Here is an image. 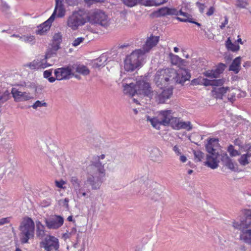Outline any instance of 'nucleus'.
I'll list each match as a JSON object with an SVG mask.
<instances>
[{"instance_id": "473e14b6", "label": "nucleus", "mask_w": 251, "mask_h": 251, "mask_svg": "<svg viewBox=\"0 0 251 251\" xmlns=\"http://www.w3.org/2000/svg\"><path fill=\"white\" fill-rule=\"evenodd\" d=\"M36 235L38 237H43L45 235V227L39 222L36 224Z\"/></svg>"}, {"instance_id": "0eeeda50", "label": "nucleus", "mask_w": 251, "mask_h": 251, "mask_svg": "<svg viewBox=\"0 0 251 251\" xmlns=\"http://www.w3.org/2000/svg\"><path fill=\"white\" fill-rule=\"evenodd\" d=\"M88 22L94 25L107 27L109 25L108 16L102 10L99 9L90 12L87 16Z\"/></svg>"}, {"instance_id": "6e6552de", "label": "nucleus", "mask_w": 251, "mask_h": 251, "mask_svg": "<svg viewBox=\"0 0 251 251\" xmlns=\"http://www.w3.org/2000/svg\"><path fill=\"white\" fill-rule=\"evenodd\" d=\"M147 77L139 78L136 82V89L137 95L151 99L153 96V91L149 82L147 81Z\"/></svg>"}, {"instance_id": "13d9d810", "label": "nucleus", "mask_w": 251, "mask_h": 251, "mask_svg": "<svg viewBox=\"0 0 251 251\" xmlns=\"http://www.w3.org/2000/svg\"><path fill=\"white\" fill-rule=\"evenodd\" d=\"M55 183L56 187L59 188H63V186L65 183V182L63 180H60L59 181L55 180Z\"/></svg>"}, {"instance_id": "412c9836", "label": "nucleus", "mask_w": 251, "mask_h": 251, "mask_svg": "<svg viewBox=\"0 0 251 251\" xmlns=\"http://www.w3.org/2000/svg\"><path fill=\"white\" fill-rule=\"evenodd\" d=\"M221 160L223 165L227 167L232 171H235L234 164L232 159L227 155V153H225L222 155Z\"/></svg>"}, {"instance_id": "6ab92c4d", "label": "nucleus", "mask_w": 251, "mask_h": 251, "mask_svg": "<svg viewBox=\"0 0 251 251\" xmlns=\"http://www.w3.org/2000/svg\"><path fill=\"white\" fill-rule=\"evenodd\" d=\"M173 95V88H168L163 90L162 92L157 95V100L159 103H164L166 100L170 99Z\"/></svg>"}, {"instance_id": "49530a36", "label": "nucleus", "mask_w": 251, "mask_h": 251, "mask_svg": "<svg viewBox=\"0 0 251 251\" xmlns=\"http://www.w3.org/2000/svg\"><path fill=\"white\" fill-rule=\"evenodd\" d=\"M54 10H56V12L58 11L57 16L59 18L63 17L65 15L66 12L64 7L55 8Z\"/></svg>"}, {"instance_id": "8fccbe9b", "label": "nucleus", "mask_w": 251, "mask_h": 251, "mask_svg": "<svg viewBox=\"0 0 251 251\" xmlns=\"http://www.w3.org/2000/svg\"><path fill=\"white\" fill-rule=\"evenodd\" d=\"M84 38L83 37H78L76 39H75L73 42L72 45L74 47H76L78 46L80 43L83 42L84 41Z\"/></svg>"}, {"instance_id": "ddd939ff", "label": "nucleus", "mask_w": 251, "mask_h": 251, "mask_svg": "<svg viewBox=\"0 0 251 251\" xmlns=\"http://www.w3.org/2000/svg\"><path fill=\"white\" fill-rule=\"evenodd\" d=\"M45 223L49 229H56L60 227L64 223V218L59 215H55L49 219H46Z\"/></svg>"}, {"instance_id": "c756f323", "label": "nucleus", "mask_w": 251, "mask_h": 251, "mask_svg": "<svg viewBox=\"0 0 251 251\" xmlns=\"http://www.w3.org/2000/svg\"><path fill=\"white\" fill-rule=\"evenodd\" d=\"M226 67V65L223 63H220L218 64L216 68L214 69L216 78L219 77V75L224 72Z\"/></svg>"}, {"instance_id": "cd10ccee", "label": "nucleus", "mask_w": 251, "mask_h": 251, "mask_svg": "<svg viewBox=\"0 0 251 251\" xmlns=\"http://www.w3.org/2000/svg\"><path fill=\"white\" fill-rule=\"evenodd\" d=\"M170 57L172 63L174 65H183L186 62L185 60L181 59L178 55L174 54L172 53H170Z\"/></svg>"}, {"instance_id": "9b49d317", "label": "nucleus", "mask_w": 251, "mask_h": 251, "mask_svg": "<svg viewBox=\"0 0 251 251\" xmlns=\"http://www.w3.org/2000/svg\"><path fill=\"white\" fill-rule=\"evenodd\" d=\"M41 244H43L46 251H52L53 250L57 251L59 248L58 239L53 236L46 237Z\"/></svg>"}, {"instance_id": "a211bd4d", "label": "nucleus", "mask_w": 251, "mask_h": 251, "mask_svg": "<svg viewBox=\"0 0 251 251\" xmlns=\"http://www.w3.org/2000/svg\"><path fill=\"white\" fill-rule=\"evenodd\" d=\"M229 87H221L212 88L211 93L213 96L216 99L223 100V97L227 91L229 90Z\"/></svg>"}, {"instance_id": "5fc2aeb1", "label": "nucleus", "mask_w": 251, "mask_h": 251, "mask_svg": "<svg viewBox=\"0 0 251 251\" xmlns=\"http://www.w3.org/2000/svg\"><path fill=\"white\" fill-rule=\"evenodd\" d=\"M31 85L33 86V88H35V92L36 93H39L41 94L42 93V91L44 88L43 86L42 85H39L37 86H36L35 84H31Z\"/></svg>"}, {"instance_id": "c85d7f7f", "label": "nucleus", "mask_w": 251, "mask_h": 251, "mask_svg": "<svg viewBox=\"0 0 251 251\" xmlns=\"http://www.w3.org/2000/svg\"><path fill=\"white\" fill-rule=\"evenodd\" d=\"M12 95V97L14 99V100L16 102L21 101V98L22 92L19 91L18 89L15 88H12L10 94Z\"/></svg>"}, {"instance_id": "1a4fd4ad", "label": "nucleus", "mask_w": 251, "mask_h": 251, "mask_svg": "<svg viewBox=\"0 0 251 251\" xmlns=\"http://www.w3.org/2000/svg\"><path fill=\"white\" fill-rule=\"evenodd\" d=\"M73 71L72 65H70L55 69L54 73L57 80H67L71 78L72 75H74Z\"/></svg>"}, {"instance_id": "7ed1b4c3", "label": "nucleus", "mask_w": 251, "mask_h": 251, "mask_svg": "<svg viewBox=\"0 0 251 251\" xmlns=\"http://www.w3.org/2000/svg\"><path fill=\"white\" fill-rule=\"evenodd\" d=\"M233 226L241 230L240 239L245 243L251 245V228L247 229L251 225V209L246 210L239 221H234Z\"/></svg>"}, {"instance_id": "37998d69", "label": "nucleus", "mask_w": 251, "mask_h": 251, "mask_svg": "<svg viewBox=\"0 0 251 251\" xmlns=\"http://www.w3.org/2000/svg\"><path fill=\"white\" fill-rule=\"evenodd\" d=\"M203 75L206 77L210 78H216V75H215L214 70H208L203 73Z\"/></svg>"}, {"instance_id": "aec40b11", "label": "nucleus", "mask_w": 251, "mask_h": 251, "mask_svg": "<svg viewBox=\"0 0 251 251\" xmlns=\"http://www.w3.org/2000/svg\"><path fill=\"white\" fill-rule=\"evenodd\" d=\"M242 57L238 56L232 61L229 67L228 70L233 71L235 74H238L241 70Z\"/></svg>"}, {"instance_id": "a19ab883", "label": "nucleus", "mask_w": 251, "mask_h": 251, "mask_svg": "<svg viewBox=\"0 0 251 251\" xmlns=\"http://www.w3.org/2000/svg\"><path fill=\"white\" fill-rule=\"evenodd\" d=\"M62 41V36L60 32L55 33L53 37V42L61 44Z\"/></svg>"}, {"instance_id": "f257e3e1", "label": "nucleus", "mask_w": 251, "mask_h": 251, "mask_svg": "<svg viewBox=\"0 0 251 251\" xmlns=\"http://www.w3.org/2000/svg\"><path fill=\"white\" fill-rule=\"evenodd\" d=\"M191 76L190 71L183 68L176 70L173 69H160L158 70L154 78V82L156 86L162 88L168 85L169 81L183 85Z\"/></svg>"}, {"instance_id": "ea45409f", "label": "nucleus", "mask_w": 251, "mask_h": 251, "mask_svg": "<svg viewBox=\"0 0 251 251\" xmlns=\"http://www.w3.org/2000/svg\"><path fill=\"white\" fill-rule=\"evenodd\" d=\"M48 105L47 103L40 100H37L35 103L31 106L33 109H37L39 107H47Z\"/></svg>"}, {"instance_id": "4d7b16f0", "label": "nucleus", "mask_w": 251, "mask_h": 251, "mask_svg": "<svg viewBox=\"0 0 251 251\" xmlns=\"http://www.w3.org/2000/svg\"><path fill=\"white\" fill-rule=\"evenodd\" d=\"M60 44L59 43H56L53 42L51 45V49L54 50V51L57 52V51L60 48Z\"/></svg>"}, {"instance_id": "2eb2a0df", "label": "nucleus", "mask_w": 251, "mask_h": 251, "mask_svg": "<svg viewBox=\"0 0 251 251\" xmlns=\"http://www.w3.org/2000/svg\"><path fill=\"white\" fill-rule=\"evenodd\" d=\"M207 143L205 147L206 151L212 155L214 153H218L216 152V148L219 146V139L217 138H208L207 139Z\"/></svg>"}, {"instance_id": "7c9ffc66", "label": "nucleus", "mask_w": 251, "mask_h": 251, "mask_svg": "<svg viewBox=\"0 0 251 251\" xmlns=\"http://www.w3.org/2000/svg\"><path fill=\"white\" fill-rule=\"evenodd\" d=\"M206 80H207V78L200 76L197 78L193 79L191 82V85L193 86L197 85H202L205 86H207V84H205Z\"/></svg>"}, {"instance_id": "de8ad7c7", "label": "nucleus", "mask_w": 251, "mask_h": 251, "mask_svg": "<svg viewBox=\"0 0 251 251\" xmlns=\"http://www.w3.org/2000/svg\"><path fill=\"white\" fill-rule=\"evenodd\" d=\"M75 190L78 196L79 195H82L83 197H85L86 196V193L84 189L81 187V186H80V187L78 188H76Z\"/></svg>"}, {"instance_id": "f03ea898", "label": "nucleus", "mask_w": 251, "mask_h": 251, "mask_svg": "<svg viewBox=\"0 0 251 251\" xmlns=\"http://www.w3.org/2000/svg\"><path fill=\"white\" fill-rule=\"evenodd\" d=\"M87 174L84 185L91 187L92 190H98L103 182V177L105 175L104 166L100 163L94 165H89L87 168Z\"/></svg>"}, {"instance_id": "f8f14e48", "label": "nucleus", "mask_w": 251, "mask_h": 251, "mask_svg": "<svg viewBox=\"0 0 251 251\" xmlns=\"http://www.w3.org/2000/svg\"><path fill=\"white\" fill-rule=\"evenodd\" d=\"M86 20L81 16L77 15H72L68 19L67 25L73 30H76L80 25H84Z\"/></svg>"}, {"instance_id": "bb28decb", "label": "nucleus", "mask_w": 251, "mask_h": 251, "mask_svg": "<svg viewBox=\"0 0 251 251\" xmlns=\"http://www.w3.org/2000/svg\"><path fill=\"white\" fill-rule=\"evenodd\" d=\"M177 14L176 16L181 15V16H183V17H185L184 18H180L178 17H176V19L177 20H178L179 21L181 22L186 23L183 20H187V19H189L190 20H192V18H193L192 16L190 14H189L187 12H183L181 10V9H180L179 10H177Z\"/></svg>"}, {"instance_id": "774afa93", "label": "nucleus", "mask_w": 251, "mask_h": 251, "mask_svg": "<svg viewBox=\"0 0 251 251\" xmlns=\"http://www.w3.org/2000/svg\"><path fill=\"white\" fill-rule=\"evenodd\" d=\"M1 7L2 10H6L9 8V5L5 2L1 0Z\"/></svg>"}, {"instance_id": "393cba45", "label": "nucleus", "mask_w": 251, "mask_h": 251, "mask_svg": "<svg viewBox=\"0 0 251 251\" xmlns=\"http://www.w3.org/2000/svg\"><path fill=\"white\" fill-rule=\"evenodd\" d=\"M124 92L125 94H128L132 96L137 94V91L136 89V84L133 83L126 84L124 86Z\"/></svg>"}, {"instance_id": "a18cd8bd", "label": "nucleus", "mask_w": 251, "mask_h": 251, "mask_svg": "<svg viewBox=\"0 0 251 251\" xmlns=\"http://www.w3.org/2000/svg\"><path fill=\"white\" fill-rule=\"evenodd\" d=\"M25 66L28 67L31 69H35L40 67V65L39 64V63L37 62V61L34 60L32 62L26 64L25 65Z\"/></svg>"}, {"instance_id": "9d476101", "label": "nucleus", "mask_w": 251, "mask_h": 251, "mask_svg": "<svg viewBox=\"0 0 251 251\" xmlns=\"http://www.w3.org/2000/svg\"><path fill=\"white\" fill-rule=\"evenodd\" d=\"M56 15V10H54L53 13L47 21L37 26L38 29L36 30V33L40 35L46 34L50 30Z\"/></svg>"}, {"instance_id": "4be33fe9", "label": "nucleus", "mask_w": 251, "mask_h": 251, "mask_svg": "<svg viewBox=\"0 0 251 251\" xmlns=\"http://www.w3.org/2000/svg\"><path fill=\"white\" fill-rule=\"evenodd\" d=\"M72 68L73 70H75L76 72L83 75H87L90 72L89 69L83 65L74 64L72 65Z\"/></svg>"}, {"instance_id": "0e129e2a", "label": "nucleus", "mask_w": 251, "mask_h": 251, "mask_svg": "<svg viewBox=\"0 0 251 251\" xmlns=\"http://www.w3.org/2000/svg\"><path fill=\"white\" fill-rule=\"evenodd\" d=\"M84 2L88 5H91L97 2H100V0H84Z\"/></svg>"}, {"instance_id": "3c124183", "label": "nucleus", "mask_w": 251, "mask_h": 251, "mask_svg": "<svg viewBox=\"0 0 251 251\" xmlns=\"http://www.w3.org/2000/svg\"><path fill=\"white\" fill-rule=\"evenodd\" d=\"M142 3L146 6L155 5V0H143Z\"/></svg>"}, {"instance_id": "423d86ee", "label": "nucleus", "mask_w": 251, "mask_h": 251, "mask_svg": "<svg viewBox=\"0 0 251 251\" xmlns=\"http://www.w3.org/2000/svg\"><path fill=\"white\" fill-rule=\"evenodd\" d=\"M172 115V110H165L160 111L156 117L151 118L149 116H147V118L153 127L159 129L161 125L165 126H169V121Z\"/></svg>"}, {"instance_id": "09e8293b", "label": "nucleus", "mask_w": 251, "mask_h": 251, "mask_svg": "<svg viewBox=\"0 0 251 251\" xmlns=\"http://www.w3.org/2000/svg\"><path fill=\"white\" fill-rule=\"evenodd\" d=\"M33 97L29 95V94L26 92H22L21 101L24 100H27L32 99Z\"/></svg>"}, {"instance_id": "bf43d9fd", "label": "nucleus", "mask_w": 251, "mask_h": 251, "mask_svg": "<svg viewBox=\"0 0 251 251\" xmlns=\"http://www.w3.org/2000/svg\"><path fill=\"white\" fill-rule=\"evenodd\" d=\"M52 74V70H46L44 72L43 75L45 78H48Z\"/></svg>"}, {"instance_id": "c9c22d12", "label": "nucleus", "mask_w": 251, "mask_h": 251, "mask_svg": "<svg viewBox=\"0 0 251 251\" xmlns=\"http://www.w3.org/2000/svg\"><path fill=\"white\" fill-rule=\"evenodd\" d=\"M70 181L75 189L78 188L80 187V186H81L80 184V181L76 176H72L71 178Z\"/></svg>"}, {"instance_id": "b1692460", "label": "nucleus", "mask_w": 251, "mask_h": 251, "mask_svg": "<svg viewBox=\"0 0 251 251\" xmlns=\"http://www.w3.org/2000/svg\"><path fill=\"white\" fill-rule=\"evenodd\" d=\"M108 59L106 54L103 53L99 58L94 61V66L96 68L104 66Z\"/></svg>"}, {"instance_id": "6e6d98bb", "label": "nucleus", "mask_w": 251, "mask_h": 251, "mask_svg": "<svg viewBox=\"0 0 251 251\" xmlns=\"http://www.w3.org/2000/svg\"><path fill=\"white\" fill-rule=\"evenodd\" d=\"M25 41L30 43L31 44H33L35 42V38L34 36H26L25 38Z\"/></svg>"}, {"instance_id": "58836bf2", "label": "nucleus", "mask_w": 251, "mask_h": 251, "mask_svg": "<svg viewBox=\"0 0 251 251\" xmlns=\"http://www.w3.org/2000/svg\"><path fill=\"white\" fill-rule=\"evenodd\" d=\"M56 55V52L54 51V50L51 48H50L47 50L44 59H48L49 58H51L52 56H54Z\"/></svg>"}, {"instance_id": "e433bc0d", "label": "nucleus", "mask_w": 251, "mask_h": 251, "mask_svg": "<svg viewBox=\"0 0 251 251\" xmlns=\"http://www.w3.org/2000/svg\"><path fill=\"white\" fill-rule=\"evenodd\" d=\"M249 154H243L241 155V157L238 159V161L240 164L242 166H246L249 163L248 155Z\"/></svg>"}, {"instance_id": "dca6fc26", "label": "nucleus", "mask_w": 251, "mask_h": 251, "mask_svg": "<svg viewBox=\"0 0 251 251\" xmlns=\"http://www.w3.org/2000/svg\"><path fill=\"white\" fill-rule=\"evenodd\" d=\"M159 37L152 35L147 39L145 44L141 48L145 53L148 52L152 48L155 46L159 41Z\"/></svg>"}, {"instance_id": "c03bdc74", "label": "nucleus", "mask_w": 251, "mask_h": 251, "mask_svg": "<svg viewBox=\"0 0 251 251\" xmlns=\"http://www.w3.org/2000/svg\"><path fill=\"white\" fill-rule=\"evenodd\" d=\"M105 158V155L104 154H101L100 156H97L95 158V161H93L91 162V164L90 165H96V164L100 163L101 166H103V165L102 164V163L100 161V159H103Z\"/></svg>"}, {"instance_id": "4c0bfd02", "label": "nucleus", "mask_w": 251, "mask_h": 251, "mask_svg": "<svg viewBox=\"0 0 251 251\" xmlns=\"http://www.w3.org/2000/svg\"><path fill=\"white\" fill-rule=\"evenodd\" d=\"M227 151L231 156H236L240 155V153L238 151L235 150L233 146L232 145H230L228 147Z\"/></svg>"}, {"instance_id": "5701e85b", "label": "nucleus", "mask_w": 251, "mask_h": 251, "mask_svg": "<svg viewBox=\"0 0 251 251\" xmlns=\"http://www.w3.org/2000/svg\"><path fill=\"white\" fill-rule=\"evenodd\" d=\"M226 82V79L222 78L221 79H208L206 81L205 84H207V86H211L213 87H220L223 86Z\"/></svg>"}, {"instance_id": "72a5a7b5", "label": "nucleus", "mask_w": 251, "mask_h": 251, "mask_svg": "<svg viewBox=\"0 0 251 251\" xmlns=\"http://www.w3.org/2000/svg\"><path fill=\"white\" fill-rule=\"evenodd\" d=\"M180 129H185L187 131H190L192 129V125L191 124V122H181L179 123V125L178 126V130Z\"/></svg>"}, {"instance_id": "a878e982", "label": "nucleus", "mask_w": 251, "mask_h": 251, "mask_svg": "<svg viewBox=\"0 0 251 251\" xmlns=\"http://www.w3.org/2000/svg\"><path fill=\"white\" fill-rule=\"evenodd\" d=\"M226 47L228 50H231L233 52H236L239 50L240 46L238 44L233 43L228 37L226 41Z\"/></svg>"}, {"instance_id": "603ef678", "label": "nucleus", "mask_w": 251, "mask_h": 251, "mask_svg": "<svg viewBox=\"0 0 251 251\" xmlns=\"http://www.w3.org/2000/svg\"><path fill=\"white\" fill-rule=\"evenodd\" d=\"M234 144L235 146H238L240 149H243L242 147H244V145L243 142L239 138L235 139L234 141Z\"/></svg>"}, {"instance_id": "79ce46f5", "label": "nucleus", "mask_w": 251, "mask_h": 251, "mask_svg": "<svg viewBox=\"0 0 251 251\" xmlns=\"http://www.w3.org/2000/svg\"><path fill=\"white\" fill-rule=\"evenodd\" d=\"M248 5V0H237L236 6L238 7L244 8Z\"/></svg>"}, {"instance_id": "680f3d73", "label": "nucleus", "mask_w": 251, "mask_h": 251, "mask_svg": "<svg viewBox=\"0 0 251 251\" xmlns=\"http://www.w3.org/2000/svg\"><path fill=\"white\" fill-rule=\"evenodd\" d=\"M63 0H55V8L64 7L63 3Z\"/></svg>"}, {"instance_id": "f704fd0d", "label": "nucleus", "mask_w": 251, "mask_h": 251, "mask_svg": "<svg viewBox=\"0 0 251 251\" xmlns=\"http://www.w3.org/2000/svg\"><path fill=\"white\" fill-rule=\"evenodd\" d=\"M193 153L195 156V159H197V162H200L202 161V159L204 157V153L200 150H193Z\"/></svg>"}, {"instance_id": "39448f33", "label": "nucleus", "mask_w": 251, "mask_h": 251, "mask_svg": "<svg viewBox=\"0 0 251 251\" xmlns=\"http://www.w3.org/2000/svg\"><path fill=\"white\" fill-rule=\"evenodd\" d=\"M20 231L19 237L22 244L27 243L30 239L34 236L35 224L33 220L25 217L21 223L19 227Z\"/></svg>"}, {"instance_id": "4468645a", "label": "nucleus", "mask_w": 251, "mask_h": 251, "mask_svg": "<svg viewBox=\"0 0 251 251\" xmlns=\"http://www.w3.org/2000/svg\"><path fill=\"white\" fill-rule=\"evenodd\" d=\"M177 14V9L176 8H170L163 7L154 11L152 15L156 18L165 17L167 16H175Z\"/></svg>"}, {"instance_id": "2f4dec72", "label": "nucleus", "mask_w": 251, "mask_h": 251, "mask_svg": "<svg viewBox=\"0 0 251 251\" xmlns=\"http://www.w3.org/2000/svg\"><path fill=\"white\" fill-rule=\"evenodd\" d=\"M180 122L179 119L172 116L170 120L169 126L172 127L174 129L178 130Z\"/></svg>"}, {"instance_id": "69168bd1", "label": "nucleus", "mask_w": 251, "mask_h": 251, "mask_svg": "<svg viewBox=\"0 0 251 251\" xmlns=\"http://www.w3.org/2000/svg\"><path fill=\"white\" fill-rule=\"evenodd\" d=\"M44 60H42V62L41 64H40V67L43 69L46 68L50 66L52 64L48 63L47 61L46 62H44Z\"/></svg>"}, {"instance_id": "20e7f679", "label": "nucleus", "mask_w": 251, "mask_h": 251, "mask_svg": "<svg viewBox=\"0 0 251 251\" xmlns=\"http://www.w3.org/2000/svg\"><path fill=\"white\" fill-rule=\"evenodd\" d=\"M145 52L140 49L133 51L125 60L124 68L127 72H132L142 66L145 57Z\"/></svg>"}, {"instance_id": "052dcab7", "label": "nucleus", "mask_w": 251, "mask_h": 251, "mask_svg": "<svg viewBox=\"0 0 251 251\" xmlns=\"http://www.w3.org/2000/svg\"><path fill=\"white\" fill-rule=\"evenodd\" d=\"M196 4L199 7L200 12L202 13L204 9V5L199 1H197Z\"/></svg>"}, {"instance_id": "338daca9", "label": "nucleus", "mask_w": 251, "mask_h": 251, "mask_svg": "<svg viewBox=\"0 0 251 251\" xmlns=\"http://www.w3.org/2000/svg\"><path fill=\"white\" fill-rule=\"evenodd\" d=\"M243 149L247 151V152L251 151V144H245L244 145V147H242Z\"/></svg>"}, {"instance_id": "e2e57ef3", "label": "nucleus", "mask_w": 251, "mask_h": 251, "mask_svg": "<svg viewBox=\"0 0 251 251\" xmlns=\"http://www.w3.org/2000/svg\"><path fill=\"white\" fill-rule=\"evenodd\" d=\"M9 217L3 218L0 219V226L3 225L10 222Z\"/></svg>"}, {"instance_id": "f3484780", "label": "nucleus", "mask_w": 251, "mask_h": 251, "mask_svg": "<svg viewBox=\"0 0 251 251\" xmlns=\"http://www.w3.org/2000/svg\"><path fill=\"white\" fill-rule=\"evenodd\" d=\"M219 155V153H214V155L207 154L206 161L204 162V165L212 169H216L218 167L219 162L217 159Z\"/></svg>"}, {"instance_id": "864d4df0", "label": "nucleus", "mask_w": 251, "mask_h": 251, "mask_svg": "<svg viewBox=\"0 0 251 251\" xmlns=\"http://www.w3.org/2000/svg\"><path fill=\"white\" fill-rule=\"evenodd\" d=\"M69 201V199L68 198H66L64 200H60L59 201V203L60 204H62V205L65 207L67 208H69L68 202Z\"/></svg>"}]
</instances>
